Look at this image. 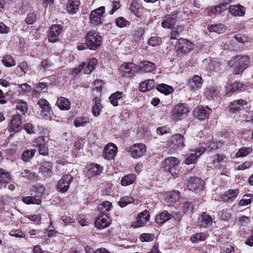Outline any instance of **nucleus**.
<instances>
[{"mask_svg":"<svg viewBox=\"0 0 253 253\" xmlns=\"http://www.w3.org/2000/svg\"><path fill=\"white\" fill-rule=\"evenodd\" d=\"M124 96L125 95L123 92L117 91L112 93L109 97L110 103L114 106H117L119 105V102L123 99Z\"/></svg>","mask_w":253,"mask_h":253,"instance_id":"nucleus-28","label":"nucleus"},{"mask_svg":"<svg viewBox=\"0 0 253 253\" xmlns=\"http://www.w3.org/2000/svg\"><path fill=\"white\" fill-rule=\"evenodd\" d=\"M85 143V139L83 138H81L75 141L73 149L75 151H79L83 149Z\"/></svg>","mask_w":253,"mask_h":253,"instance_id":"nucleus-50","label":"nucleus"},{"mask_svg":"<svg viewBox=\"0 0 253 253\" xmlns=\"http://www.w3.org/2000/svg\"><path fill=\"white\" fill-rule=\"evenodd\" d=\"M121 70L124 74H128L138 72V68L132 63H125L121 65Z\"/></svg>","mask_w":253,"mask_h":253,"instance_id":"nucleus-24","label":"nucleus"},{"mask_svg":"<svg viewBox=\"0 0 253 253\" xmlns=\"http://www.w3.org/2000/svg\"><path fill=\"white\" fill-rule=\"evenodd\" d=\"M170 142L174 149L183 146V136L180 134L172 135L170 138Z\"/></svg>","mask_w":253,"mask_h":253,"instance_id":"nucleus-25","label":"nucleus"},{"mask_svg":"<svg viewBox=\"0 0 253 253\" xmlns=\"http://www.w3.org/2000/svg\"><path fill=\"white\" fill-rule=\"evenodd\" d=\"M155 86V83L153 80H149L142 82L140 83L139 88L142 92H146L152 89Z\"/></svg>","mask_w":253,"mask_h":253,"instance_id":"nucleus-32","label":"nucleus"},{"mask_svg":"<svg viewBox=\"0 0 253 253\" xmlns=\"http://www.w3.org/2000/svg\"><path fill=\"white\" fill-rule=\"evenodd\" d=\"M89 123L88 118H78L74 121V124L76 127L84 126Z\"/></svg>","mask_w":253,"mask_h":253,"instance_id":"nucleus-43","label":"nucleus"},{"mask_svg":"<svg viewBox=\"0 0 253 253\" xmlns=\"http://www.w3.org/2000/svg\"><path fill=\"white\" fill-rule=\"evenodd\" d=\"M189 112L188 109L182 104H178L175 106L171 112V118L174 121H178L186 116Z\"/></svg>","mask_w":253,"mask_h":253,"instance_id":"nucleus-7","label":"nucleus"},{"mask_svg":"<svg viewBox=\"0 0 253 253\" xmlns=\"http://www.w3.org/2000/svg\"><path fill=\"white\" fill-rule=\"evenodd\" d=\"M16 108L22 113L24 114L28 110V105L27 103L22 100H18L17 101Z\"/></svg>","mask_w":253,"mask_h":253,"instance_id":"nucleus-44","label":"nucleus"},{"mask_svg":"<svg viewBox=\"0 0 253 253\" xmlns=\"http://www.w3.org/2000/svg\"><path fill=\"white\" fill-rule=\"evenodd\" d=\"M139 239L141 242H151L154 239V235L151 233H143L140 237Z\"/></svg>","mask_w":253,"mask_h":253,"instance_id":"nucleus-54","label":"nucleus"},{"mask_svg":"<svg viewBox=\"0 0 253 253\" xmlns=\"http://www.w3.org/2000/svg\"><path fill=\"white\" fill-rule=\"evenodd\" d=\"M251 196L250 195H244L240 201L239 205L241 206H247L251 203Z\"/></svg>","mask_w":253,"mask_h":253,"instance_id":"nucleus-56","label":"nucleus"},{"mask_svg":"<svg viewBox=\"0 0 253 253\" xmlns=\"http://www.w3.org/2000/svg\"><path fill=\"white\" fill-rule=\"evenodd\" d=\"M205 151L203 147L198 148L195 150H190L188 157L185 160V164L190 165L195 163L197 158L201 155Z\"/></svg>","mask_w":253,"mask_h":253,"instance_id":"nucleus-12","label":"nucleus"},{"mask_svg":"<svg viewBox=\"0 0 253 253\" xmlns=\"http://www.w3.org/2000/svg\"><path fill=\"white\" fill-rule=\"evenodd\" d=\"M155 67L154 63L148 61H144L140 63L138 68V70H140L143 72L149 73L153 71Z\"/></svg>","mask_w":253,"mask_h":253,"instance_id":"nucleus-26","label":"nucleus"},{"mask_svg":"<svg viewBox=\"0 0 253 253\" xmlns=\"http://www.w3.org/2000/svg\"><path fill=\"white\" fill-rule=\"evenodd\" d=\"M239 191L237 189H229L225 192L221 196L222 201L224 202H231L235 199Z\"/></svg>","mask_w":253,"mask_h":253,"instance_id":"nucleus-20","label":"nucleus"},{"mask_svg":"<svg viewBox=\"0 0 253 253\" xmlns=\"http://www.w3.org/2000/svg\"><path fill=\"white\" fill-rule=\"evenodd\" d=\"M52 166L50 163L45 162L41 166V169L42 172L45 176H48L52 173L51 169Z\"/></svg>","mask_w":253,"mask_h":253,"instance_id":"nucleus-37","label":"nucleus"},{"mask_svg":"<svg viewBox=\"0 0 253 253\" xmlns=\"http://www.w3.org/2000/svg\"><path fill=\"white\" fill-rule=\"evenodd\" d=\"M9 235L15 238H24L25 234L20 230H12L9 233Z\"/></svg>","mask_w":253,"mask_h":253,"instance_id":"nucleus-55","label":"nucleus"},{"mask_svg":"<svg viewBox=\"0 0 253 253\" xmlns=\"http://www.w3.org/2000/svg\"><path fill=\"white\" fill-rule=\"evenodd\" d=\"M180 163L179 161L175 157H168L162 162V165L165 170L169 171L173 178L177 176L175 170L177 169Z\"/></svg>","mask_w":253,"mask_h":253,"instance_id":"nucleus-3","label":"nucleus"},{"mask_svg":"<svg viewBox=\"0 0 253 253\" xmlns=\"http://www.w3.org/2000/svg\"><path fill=\"white\" fill-rule=\"evenodd\" d=\"M10 175L7 172H5L2 169H0V182L2 183H8L10 180Z\"/></svg>","mask_w":253,"mask_h":253,"instance_id":"nucleus-52","label":"nucleus"},{"mask_svg":"<svg viewBox=\"0 0 253 253\" xmlns=\"http://www.w3.org/2000/svg\"><path fill=\"white\" fill-rule=\"evenodd\" d=\"M218 93L217 90L214 87L207 88L205 90V94L208 98H212L215 96Z\"/></svg>","mask_w":253,"mask_h":253,"instance_id":"nucleus-51","label":"nucleus"},{"mask_svg":"<svg viewBox=\"0 0 253 253\" xmlns=\"http://www.w3.org/2000/svg\"><path fill=\"white\" fill-rule=\"evenodd\" d=\"M156 89L157 90L165 94V95H168L172 93L173 91L172 86L164 84L157 85L156 86Z\"/></svg>","mask_w":253,"mask_h":253,"instance_id":"nucleus-36","label":"nucleus"},{"mask_svg":"<svg viewBox=\"0 0 253 253\" xmlns=\"http://www.w3.org/2000/svg\"><path fill=\"white\" fill-rule=\"evenodd\" d=\"M112 208V205L109 201H105L98 206L99 210L102 212H108Z\"/></svg>","mask_w":253,"mask_h":253,"instance_id":"nucleus-45","label":"nucleus"},{"mask_svg":"<svg viewBox=\"0 0 253 253\" xmlns=\"http://www.w3.org/2000/svg\"><path fill=\"white\" fill-rule=\"evenodd\" d=\"M36 150L35 149L27 150L22 154V159L24 161H27L32 158L35 155Z\"/></svg>","mask_w":253,"mask_h":253,"instance_id":"nucleus-49","label":"nucleus"},{"mask_svg":"<svg viewBox=\"0 0 253 253\" xmlns=\"http://www.w3.org/2000/svg\"><path fill=\"white\" fill-rule=\"evenodd\" d=\"M150 218V215L149 211L145 210L137 214L136 220L132 223L131 226L133 228L144 226L149 220Z\"/></svg>","mask_w":253,"mask_h":253,"instance_id":"nucleus-6","label":"nucleus"},{"mask_svg":"<svg viewBox=\"0 0 253 253\" xmlns=\"http://www.w3.org/2000/svg\"><path fill=\"white\" fill-rule=\"evenodd\" d=\"M22 128V121L21 116L16 115L13 118L9 123L7 130L12 134L19 131Z\"/></svg>","mask_w":253,"mask_h":253,"instance_id":"nucleus-10","label":"nucleus"},{"mask_svg":"<svg viewBox=\"0 0 253 253\" xmlns=\"http://www.w3.org/2000/svg\"><path fill=\"white\" fill-rule=\"evenodd\" d=\"M80 0H68L67 4V10L71 14L75 13L79 8Z\"/></svg>","mask_w":253,"mask_h":253,"instance_id":"nucleus-30","label":"nucleus"},{"mask_svg":"<svg viewBox=\"0 0 253 253\" xmlns=\"http://www.w3.org/2000/svg\"><path fill=\"white\" fill-rule=\"evenodd\" d=\"M206 238V235L204 233H197L193 235L190 238L192 243L204 241Z\"/></svg>","mask_w":253,"mask_h":253,"instance_id":"nucleus-47","label":"nucleus"},{"mask_svg":"<svg viewBox=\"0 0 253 253\" xmlns=\"http://www.w3.org/2000/svg\"><path fill=\"white\" fill-rule=\"evenodd\" d=\"M24 128L28 133L31 134L35 133V129L32 124L30 123L25 124Z\"/></svg>","mask_w":253,"mask_h":253,"instance_id":"nucleus-61","label":"nucleus"},{"mask_svg":"<svg viewBox=\"0 0 253 253\" xmlns=\"http://www.w3.org/2000/svg\"><path fill=\"white\" fill-rule=\"evenodd\" d=\"M211 112V110L208 107L199 106L194 111L195 117L199 120L203 121L207 119Z\"/></svg>","mask_w":253,"mask_h":253,"instance_id":"nucleus-13","label":"nucleus"},{"mask_svg":"<svg viewBox=\"0 0 253 253\" xmlns=\"http://www.w3.org/2000/svg\"><path fill=\"white\" fill-rule=\"evenodd\" d=\"M97 64V60L95 58H91L90 59L86 67L84 70V73L85 74H90L95 68L96 65Z\"/></svg>","mask_w":253,"mask_h":253,"instance_id":"nucleus-35","label":"nucleus"},{"mask_svg":"<svg viewBox=\"0 0 253 253\" xmlns=\"http://www.w3.org/2000/svg\"><path fill=\"white\" fill-rule=\"evenodd\" d=\"M134 199L130 196H126L122 197L118 201V204L121 208H124L127 205L133 203Z\"/></svg>","mask_w":253,"mask_h":253,"instance_id":"nucleus-41","label":"nucleus"},{"mask_svg":"<svg viewBox=\"0 0 253 253\" xmlns=\"http://www.w3.org/2000/svg\"><path fill=\"white\" fill-rule=\"evenodd\" d=\"M72 180L73 177L71 175L65 174L63 175L57 184V189L61 192L64 193L66 192L68 190L69 185Z\"/></svg>","mask_w":253,"mask_h":253,"instance_id":"nucleus-11","label":"nucleus"},{"mask_svg":"<svg viewBox=\"0 0 253 253\" xmlns=\"http://www.w3.org/2000/svg\"><path fill=\"white\" fill-rule=\"evenodd\" d=\"M39 153L41 155L46 156L48 154V148L43 143H40L38 145Z\"/></svg>","mask_w":253,"mask_h":253,"instance_id":"nucleus-58","label":"nucleus"},{"mask_svg":"<svg viewBox=\"0 0 253 253\" xmlns=\"http://www.w3.org/2000/svg\"><path fill=\"white\" fill-rule=\"evenodd\" d=\"M162 42L161 40L159 37H152L148 41L149 45L155 46L160 45Z\"/></svg>","mask_w":253,"mask_h":253,"instance_id":"nucleus-57","label":"nucleus"},{"mask_svg":"<svg viewBox=\"0 0 253 253\" xmlns=\"http://www.w3.org/2000/svg\"><path fill=\"white\" fill-rule=\"evenodd\" d=\"M250 63V58L246 55H239L229 62L231 67L234 69L235 74H240L246 69Z\"/></svg>","mask_w":253,"mask_h":253,"instance_id":"nucleus-1","label":"nucleus"},{"mask_svg":"<svg viewBox=\"0 0 253 253\" xmlns=\"http://www.w3.org/2000/svg\"><path fill=\"white\" fill-rule=\"evenodd\" d=\"M204 182L198 177H192L188 184V188L192 191L198 192L204 189Z\"/></svg>","mask_w":253,"mask_h":253,"instance_id":"nucleus-14","label":"nucleus"},{"mask_svg":"<svg viewBox=\"0 0 253 253\" xmlns=\"http://www.w3.org/2000/svg\"><path fill=\"white\" fill-rule=\"evenodd\" d=\"M156 131L158 134L162 135L166 133H169L170 129L166 126H163L158 127Z\"/></svg>","mask_w":253,"mask_h":253,"instance_id":"nucleus-60","label":"nucleus"},{"mask_svg":"<svg viewBox=\"0 0 253 253\" xmlns=\"http://www.w3.org/2000/svg\"><path fill=\"white\" fill-rule=\"evenodd\" d=\"M203 84V79L201 76L195 75L188 81V86L191 91L200 88Z\"/></svg>","mask_w":253,"mask_h":253,"instance_id":"nucleus-17","label":"nucleus"},{"mask_svg":"<svg viewBox=\"0 0 253 253\" xmlns=\"http://www.w3.org/2000/svg\"><path fill=\"white\" fill-rule=\"evenodd\" d=\"M230 13L234 16L242 17L246 12V8L240 4L232 5L229 6Z\"/></svg>","mask_w":253,"mask_h":253,"instance_id":"nucleus-22","label":"nucleus"},{"mask_svg":"<svg viewBox=\"0 0 253 253\" xmlns=\"http://www.w3.org/2000/svg\"><path fill=\"white\" fill-rule=\"evenodd\" d=\"M1 62L4 66L7 67H12L15 65V60L9 55H6L4 56L1 60Z\"/></svg>","mask_w":253,"mask_h":253,"instance_id":"nucleus-42","label":"nucleus"},{"mask_svg":"<svg viewBox=\"0 0 253 253\" xmlns=\"http://www.w3.org/2000/svg\"><path fill=\"white\" fill-rule=\"evenodd\" d=\"M126 150L133 158L139 159L146 153L147 148L144 144L138 143L133 144Z\"/></svg>","mask_w":253,"mask_h":253,"instance_id":"nucleus-4","label":"nucleus"},{"mask_svg":"<svg viewBox=\"0 0 253 253\" xmlns=\"http://www.w3.org/2000/svg\"><path fill=\"white\" fill-rule=\"evenodd\" d=\"M228 4L223 3L217 6H212L208 9V15L212 16V15L220 14L221 12L227 9Z\"/></svg>","mask_w":253,"mask_h":253,"instance_id":"nucleus-19","label":"nucleus"},{"mask_svg":"<svg viewBox=\"0 0 253 253\" xmlns=\"http://www.w3.org/2000/svg\"><path fill=\"white\" fill-rule=\"evenodd\" d=\"M212 222V217L206 212H203L199 218V225L202 228H207Z\"/></svg>","mask_w":253,"mask_h":253,"instance_id":"nucleus-23","label":"nucleus"},{"mask_svg":"<svg viewBox=\"0 0 253 253\" xmlns=\"http://www.w3.org/2000/svg\"><path fill=\"white\" fill-rule=\"evenodd\" d=\"M172 215L167 211H164L159 213L155 218V222L159 224H163L167 221L171 219Z\"/></svg>","mask_w":253,"mask_h":253,"instance_id":"nucleus-27","label":"nucleus"},{"mask_svg":"<svg viewBox=\"0 0 253 253\" xmlns=\"http://www.w3.org/2000/svg\"><path fill=\"white\" fill-rule=\"evenodd\" d=\"M136 176L133 174H130L123 176L121 180V184L123 186L129 185L134 182Z\"/></svg>","mask_w":253,"mask_h":253,"instance_id":"nucleus-34","label":"nucleus"},{"mask_svg":"<svg viewBox=\"0 0 253 253\" xmlns=\"http://www.w3.org/2000/svg\"><path fill=\"white\" fill-rule=\"evenodd\" d=\"M253 149L250 147H243L236 153V156L237 157H244L251 153Z\"/></svg>","mask_w":253,"mask_h":253,"instance_id":"nucleus-46","label":"nucleus"},{"mask_svg":"<svg viewBox=\"0 0 253 253\" xmlns=\"http://www.w3.org/2000/svg\"><path fill=\"white\" fill-rule=\"evenodd\" d=\"M110 223V218L106 215L101 214L96 220L95 225L97 228L101 229L108 227Z\"/></svg>","mask_w":253,"mask_h":253,"instance_id":"nucleus-18","label":"nucleus"},{"mask_svg":"<svg viewBox=\"0 0 253 253\" xmlns=\"http://www.w3.org/2000/svg\"><path fill=\"white\" fill-rule=\"evenodd\" d=\"M56 105L60 110H68L70 108L71 103L67 98L60 97L58 98Z\"/></svg>","mask_w":253,"mask_h":253,"instance_id":"nucleus-29","label":"nucleus"},{"mask_svg":"<svg viewBox=\"0 0 253 253\" xmlns=\"http://www.w3.org/2000/svg\"><path fill=\"white\" fill-rule=\"evenodd\" d=\"M105 13V7H100L92 10L90 14V21L94 26H98L102 23Z\"/></svg>","mask_w":253,"mask_h":253,"instance_id":"nucleus-5","label":"nucleus"},{"mask_svg":"<svg viewBox=\"0 0 253 253\" xmlns=\"http://www.w3.org/2000/svg\"><path fill=\"white\" fill-rule=\"evenodd\" d=\"M85 65V62H82L78 67L74 68L73 69L72 71V74L73 75H77L79 73H80L81 71L83 68L84 67Z\"/></svg>","mask_w":253,"mask_h":253,"instance_id":"nucleus-64","label":"nucleus"},{"mask_svg":"<svg viewBox=\"0 0 253 253\" xmlns=\"http://www.w3.org/2000/svg\"><path fill=\"white\" fill-rule=\"evenodd\" d=\"M102 37L94 30L87 33L85 36V43L87 47L90 50H95L100 46L102 43Z\"/></svg>","mask_w":253,"mask_h":253,"instance_id":"nucleus-2","label":"nucleus"},{"mask_svg":"<svg viewBox=\"0 0 253 253\" xmlns=\"http://www.w3.org/2000/svg\"><path fill=\"white\" fill-rule=\"evenodd\" d=\"M194 44L186 39L179 40L177 45V51L179 53H186L193 48Z\"/></svg>","mask_w":253,"mask_h":253,"instance_id":"nucleus-15","label":"nucleus"},{"mask_svg":"<svg viewBox=\"0 0 253 253\" xmlns=\"http://www.w3.org/2000/svg\"><path fill=\"white\" fill-rule=\"evenodd\" d=\"M19 86L21 89V91L25 93H28L30 92L31 90V86L26 83L21 84L19 85Z\"/></svg>","mask_w":253,"mask_h":253,"instance_id":"nucleus-63","label":"nucleus"},{"mask_svg":"<svg viewBox=\"0 0 253 253\" xmlns=\"http://www.w3.org/2000/svg\"><path fill=\"white\" fill-rule=\"evenodd\" d=\"M62 32V27L59 25H54L50 29L48 35L49 42L55 43L60 39V36Z\"/></svg>","mask_w":253,"mask_h":253,"instance_id":"nucleus-9","label":"nucleus"},{"mask_svg":"<svg viewBox=\"0 0 253 253\" xmlns=\"http://www.w3.org/2000/svg\"><path fill=\"white\" fill-rule=\"evenodd\" d=\"M38 104L42 109V115L43 117L46 120H50L51 109L48 102L45 99H41L38 101Z\"/></svg>","mask_w":253,"mask_h":253,"instance_id":"nucleus-16","label":"nucleus"},{"mask_svg":"<svg viewBox=\"0 0 253 253\" xmlns=\"http://www.w3.org/2000/svg\"><path fill=\"white\" fill-rule=\"evenodd\" d=\"M116 25L120 28H123L129 24V22L124 17L117 18L115 21Z\"/></svg>","mask_w":253,"mask_h":253,"instance_id":"nucleus-53","label":"nucleus"},{"mask_svg":"<svg viewBox=\"0 0 253 253\" xmlns=\"http://www.w3.org/2000/svg\"><path fill=\"white\" fill-rule=\"evenodd\" d=\"M175 23V19L172 16H168L162 23L164 28L172 29Z\"/></svg>","mask_w":253,"mask_h":253,"instance_id":"nucleus-38","label":"nucleus"},{"mask_svg":"<svg viewBox=\"0 0 253 253\" xmlns=\"http://www.w3.org/2000/svg\"><path fill=\"white\" fill-rule=\"evenodd\" d=\"M167 197L169 202H174L179 198V193L178 191H174L167 194Z\"/></svg>","mask_w":253,"mask_h":253,"instance_id":"nucleus-48","label":"nucleus"},{"mask_svg":"<svg viewBox=\"0 0 253 253\" xmlns=\"http://www.w3.org/2000/svg\"><path fill=\"white\" fill-rule=\"evenodd\" d=\"M102 108L101 100L97 97L94 98L92 102V113L94 116L97 117L100 115Z\"/></svg>","mask_w":253,"mask_h":253,"instance_id":"nucleus-31","label":"nucleus"},{"mask_svg":"<svg viewBox=\"0 0 253 253\" xmlns=\"http://www.w3.org/2000/svg\"><path fill=\"white\" fill-rule=\"evenodd\" d=\"M118 152V147L112 143H108L103 149L102 156L108 160H114Z\"/></svg>","mask_w":253,"mask_h":253,"instance_id":"nucleus-8","label":"nucleus"},{"mask_svg":"<svg viewBox=\"0 0 253 253\" xmlns=\"http://www.w3.org/2000/svg\"><path fill=\"white\" fill-rule=\"evenodd\" d=\"M103 168L98 164H91L87 167V175L89 177L100 175L102 172Z\"/></svg>","mask_w":253,"mask_h":253,"instance_id":"nucleus-21","label":"nucleus"},{"mask_svg":"<svg viewBox=\"0 0 253 253\" xmlns=\"http://www.w3.org/2000/svg\"><path fill=\"white\" fill-rule=\"evenodd\" d=\"M208 29L210 32H214L220 34L224 33L226 28L223 24H216L209 26Z\"/></svg>","mask_w":253,"mask_h":253,"instance_id":"nucleus-33","label":"nucleus"},{"mask_svg":"<svg viewBox=\"0 0 253 253\" xmlns=\"http://www.w3.org/2000/svg\"><path fill=\"white\" fill-rule=\"evenodd\" d=\"M25 216L32 221H40L41 219V216L39 214L26 215Z\"/></svg>","mask_w":253,"mask_h":253,"instance_id":"nucleus-62","label":"nucleus"},{"mask_svg":"<svg viewBox=\"0 0 253 253\" xmlns=\"http://www.w3.org/2000/svg\"><path fill=\"white\" fill-rule=\"evenodd\" d=\"M23 202L26 204H41V201L39 198L36 196H27L22 198Z\"/></svg>","mask_w":253,"mask_h":253,"instance_id":"nucleus-39","label":"nucleus"},{"mask_svg":"<svg viewBox=\"0 0 253 253\" xmlns=\"http://www.w3.org/2000/svg\"><path fill=\"white\" fill-rule=\"evenodd\" d=\"M36 19V15L33 13H30L27 15L25 22L27 24H32L35 22Z\"/></svg>","mask_w":253,"mask_h":253,"instance_id":"nucleus-59","label":"nucleus"},{"mask_svg":"<svg viewBox=\"0 0 253 253\" xmlns=\"http://www.w3.org/2000/svg\"><path fill=\"white\" fill-rule=\"evenodd\" d=\"M247 102L243 99H239L234 101L230 103V107L231 110L234 111H237L240 108L247 104Z\"/></svg>","mask_w":253,"mask_h":253,"instance_id":"nucleus-40","label":"nucleus"}]
</instances>
